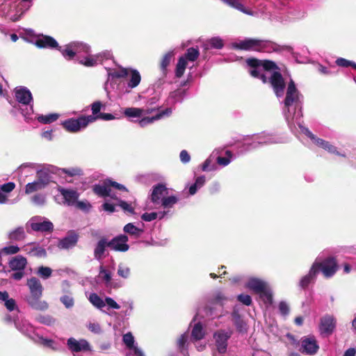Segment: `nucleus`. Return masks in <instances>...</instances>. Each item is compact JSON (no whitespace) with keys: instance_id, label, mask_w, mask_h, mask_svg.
<instances>
[{"instance_id":"obj_1","label":"nucleus","mask_w":356,"mask_h":356,"mask_svg":"<svg viewBox=\"0 0 356 356\" xmlns=\"http://www.w3.org/2000/svg\"><path fill=\"white\" fill-rule=\"evenodd\" d=\"M246 62L250 67L249 73L252 76L261 79L264 83L269 82L276 96H283L285 81L275 63L255 58L248 59Z\"/></svg>"},{"instance_id":"obj_2","label":"nucleus","mask_w":356,"mask_h":356,"mask_svg":"<svg viewBox=\"0 0 356 356\" xmlns=\"http://www.w3.org/2000/svg\"><path fill=\"white\" fill-rule=\"evenodd\" d=\"M302 96L297 89L294 81L291 79L286 88V97L284 101V107L283 113L285 120L291 130L296 123L298 126L302 124L300 122L302 114Z\"/></svg>"},{"instance_id":"obj_3","label":"nucleus","mask_w":356,"mask_h":356,"mask_svg":"<svg viewBox=\"0 0 356 356\" xmlns=\"http://www.w3.org/2000/svg\"><path fill=\"white\" fill-rule=\"evenodd\" d=\"M150 200L155 208L162 207L164 210L159 212V219L170 213V209L176 204L179 198L176 195H168V189L165 185L159 184L152 188Z\"/></svg>"},{"instance_id":"obj_4","label":"nucleus","mask_w":356,"mask_h":356,"mask_svg":"<svg viewBox=\"0 0 356 356\" xmlns=\"http://www.w3.org/2000/svg\"><path fill=\"white\" fill-rule=\"evenodd\" d=\"M26 285L30 291V296L26 298L29 305L37 310H46L48 304L46 301L41 300L43 287L40 281L36 277H31L27 280Z\"/></svg>"},{"instance_id":"obj_5","label":"nucleus","mask_w":356,"mask_h":356,"mask_svg":"<svg viewBox=\"0 0 356 356\" xmlns=\"http://www.w3.org/2000/svg\"><path fill=\"white\" fill-rule=\"evenodd\" d=\"M94 192L102 197H109L111 199L120 200V193L118 191H127L126 187L110 179L105 180L102 184L95 185Z\"/></svg>"},{"instance_id":"obj_6","label":"nucleus","mask_w":356,"mask_h":356,"mask_svg":"<svg viewBox=\"0 0 356 356\" xmlns=\"http://www.w3.org/2000/svg\"><path fill=\"white\" fill-rule=\"evenodd\" d=\"M15 96L16 100L19 104H21L25 108H20L22 110V114L25 118H29L33 112V97L31 91L24 86H19L15 89Z\"/></svg>"},{"instance_id":"obj_7","label":"nucleus","mask_w":356,"mask_h":356,"mask_svg":"<svg viewBox=\"0 0 356 356\" xmlns=\"http://www.w3.org/2000/svg\"><path fill=\"white\" fill-rule=\"evenodd\" d=\"M271 45L272 44L268 41L252 38H246L243 40L232 43V48L236 49L257 51H268V47Z\"/></svg>"},{"instance_id":"obj_8","label":"nucleus","mask_w":356,"mask_h":356,"mask_svg":"<svg viewBox=\"0 0 356 356\" xmlns=\"http://www.w3.org/2000/svg\"><path fill=\"white\" fill-rule=\"evenodd\" d=\"M109 76L113 78H128V87L134 88L138 86L140 82L141 77L138 71L127 68H120L108 72Z\"/></svg>"},{"instance_id":"obj_9","label":"nucleus","mask_w":356,"mask_h":356,"mask_svg":"<svg viewBox=\"0 0 356 356\" xmlns=\"http://www.w3.org/2000/svg\"><path fill=\"white\" fill-rule=\"evenodd\" d=\"M96 120V118L92 115L81 116L77 119L71 118L62 122L63 127L70 132H77L81 129L86 128L89 123Z\"/></svg>"},{"instance_id":"obj_10","label":"nucleus","mask_w":356,"mask_h":356,"mask_svg":"<svg viewBox=\"0 0 356 356\" xmlns=\"http://www.w3.org/2000/svg\"><path fill=\"white\" fill-rule=\"evenodd\" d=\"M299 128L301 132L306 135L308 138H309L312 140V142L317 146L324 149L330 154H336L343 157L345 156V154L340 153L335 146L330 144L328 141L317 138L314 134H313L307 128L304 127L302 124H299Z\"/></svg>"},{"instance_id":"obj_11","label":"nucleus","mask_w":356,"mask_h":356,"mask_svg":"<svg viewBox=\"0 0 356 356\" xmlns=\"http://www.w3.org/2000/svg\"><path fill=\"white\" fill-rule=\"evenodd\" d=\"M200 53L197 49L191 47L186 51V53L179 58L176 66L175 75L180 78L184 74L186 68L188 60L195 61L199 56Z\"/></svg>"},{"instance_id":"obj_12","label":"nucleus","mask_w":356,"mask_h":356,"mask_svg":"<svg viewBox=\"0 0 356 356\" xmlns=\"http://www.w3.org/2000/svg\"><path fill=\"white\" fill-rule=\"evenodd\" d=\"M49 182V174L43 170L37 171V179L33 182L28 183L25 186V193L31 194L33 193L44 189Z\"/></svg>"},{"instance_id":"obj_13","label":"nucleus","mask_w":356,"mask_h":356,"mask_svg":"<svg viewBox=\"0 0 356 356\" xmlns=\"http://www.w3.org/2000/svg\"><path fill=\"white\" fill-rule=\"evenodd\" d=\"M280 142L281 140L275 136L263 133L255 136L252 143H245V145L247 146L246 149L250 150L257 148L260 145H270Z\"/></svg>"},{"instance_id":"obj_14","label":"nucleus","mask_w":356,"mask_h":356,"mask_svg":"<svg viewBox=\"0 0 356 356\" xmlns=\"http://www.w3.org/2000/svg\"><path fill=\"white\" fill-rule=\"evenodd\" d=\"M232 334V330L225 331L220 330L217 331L213 334L216 346L218 351L220 353H225L227 346V340Z\"/></svg>"},{"instance_id":"obj_15","label":"nucleus","mask_w":356,"mask_h":356,"mask_svg":"<svg viewBox=\"0 0 356 356\" xmlns=\"http://www.w3.org/2000/svg\"><path fill=\"white\" fill-rule=\"evenodd\" d=\"M67 345L69 350L74 353L91 351V346L90 343L88 341L83 339L77 340L73 337L69 338L67 341Z\"/></svg>"},{"instance_id":"obj_16","label":"nucleus","mask_w":356,"mask_h":356,"mask_svg":"<svg viewBox=\"0 0 356 356\" xmlns=\"http://www.w3.org/2000/svg\"><path fill=\"white\" fill-rule=\"evenodd\" d=\"M319 346L314 337H305L301 339L300 350L306 355H312L317 353Z\"/></svg>"},{"instance_id":"obj_17","label":"nucleus","mask_w":356,"mask_h":356,"mask_svg":"<svg viewBox=\"0 0 356 356\" xmlns=\"http://www.w3.org/2000/svg\"><path fill=\"white\" fill-rule=\"evenodd\" d=\"M29 225L31 229L36 232H49L51 231L54 228L51 222L39 216L32 218L29 220Z\"/></svg>"},{"instance_id":"obj_18","label":"nucleus","mask_w":356,"mask_h":356,"mask_svg":"<svg viewBox=\"0 0 356 356\" xmlns=\"http://www.w3.org/2000/svg\"><path fill=\"white\" fill-rule=\"evenodd\" d=\"M319 270L320 265L318 262L315 261L312 264L309 273L300 279L299 286L302 289H306L311 283L314 282Z\"/></svg>"},{"instance_id":"obj_19","label":"nucleus","mask_w":356,"mask_h":356,"mask_svg":"<svg viewBox=\"0 0 356 356\" xmlns=\"http://www.w3.org/2000/svg\"><path fill=\"white\" fill-rule=\"evenodd\" d=\"M128 237L121 234L108 241L109 248L115 251L126 252L129 250Z\"/></svg>"},{"instance_id":"obj_20","label":"nucleus","mask_w":356,"mask_h":356,"mask_svg":"<svg viewBox=\"0 0 356 356\" xmlns=\"http://www.w3.org/2000/svg\"><path fill=\"white\" fill-rule=\"evenodd\" d=\"M172 113V109L171 108H166L164 111H162L155 115L152 117H143L140 118V119L137 120L136 122H138V125L140 127H145L149 124H151L154 123L155 121L161 120L165 116H169Z\"/></svg>"},{"instance_id":"obj_21","label":"nucleus","mask_w":356,"mask_h":356,"mask_svg":"<svg viewBox=\"0 0 356 356\" xmlns=\"http://www.w3.org/2000/svg\"><path fill=\"white\" fill-rule=\"evenodd\" d=\"M320 270H321L325 277H330L336 273L337 270V262L334 258H327L322 263H318Z\"/></svg>"},{"instance_id":"obj_22","label":"nucleus","mask_w":356,"mask_h":356,"mask_svg":"<svg viewBox=\"0 0 356 356\" xmlns=\"http://www.w3.org/2000/svg\"><path fill=\"white\" fill-rule=\"evenodd\" d=\"M78 239V234L74 232H70L65 237L59 240L58 247L63 250L71 249L76 245Z\"/></svg>"},{"instance_id":"obj_23","label":"nucleus","mask_w":356,"mask_h":356,"mask_svg":"<svg viewBox=\"0 0 356 356\" xmlns=\"http://www.w3.org/2000/svg\"><path fill=\"white\" fill-rule=\"evenodd\" d=\"M335 325V318L332 316L326 315L321 319L320 331L323 334H330L333 332Z\"/></svg>"},{"instance_id":"obj_24","label":"nucleus","mask_w":356,"mask_h":356,"mask_svg":"<svg viewBox=\"0 0 356 356\" xmlns=\"http://www.w3.org/2000/svg\"><path fill=\"white\" fill-rule=\"evenodd\" d=\"M58 191L64 199V203L68 206L74 205L79 197V193L74 189L60 188Z\"/></svg>"},{"instance_id":"obj_25","label":"nucleus","mask_w":356,"mask_h":356,"mask_svg":"<svg viewBox=\"0 0 356 356\" xmlns=\"http://www.w3.org/2000/svg\"><path fill=\"white\" fill-rule=\"evenodd\" d=\"M35 44L39 48L58 49L59 47L57 41L49 35H42L35 40Z\"/></svg>"},{"instance_id":"obj_26","label":"nucleus","mask_w":356,"mask_h":356,"mask_svg":"<svg viewBox=\"0 0 356 356\" xmlns=\"http://www.w3.org/2000/svg\"><path fill=\"white\" fill-rule=\"evenodd\" d=\"M22 250L31 256L37 257H45L47 256L45 249L35 243H28L23 246Z\"/></svg>"},{"instance_id":"obj_27","label":"nucleus","mask_w":356,"mask_h":356,"mask_svg":"<svg viewBox=\"0 0 356 356\" xmlns=\"http://www.w3.org/2000/svg\"><path fill=\"white\" fill-rule=\"evenodd\" d=\"M246 286L250 290L253 291L256 293H258L263 291L266 287H267L268 284L261 279L257 277H250L247 282Z\"/></svg>"},{"instance_id":"obj_28","label":"nucleus","mask_w":356,"mask_h":356,"mask_svg":"<svg viewBox=\"0 0 356 356\" xmlns=\"http://www.w3.org/2000/svg\"><path fill=\"white\" fill-rule=\"evenodd\" d=\"M77 61L86 67H94L100 63L97 54H91L90 52L84 56H79Z\"/></svg>"},{"instance_id":"obj_29","label":"nucleus","mask_w":356,"mask_h":356,"mask_svg":"<svg viewBox=\"0 0 356 356\" xmlns=\"http://www.w3.org/2000/svg\"><path fill=\"white\" fill-rule=\"evenodd\" d=\"M106 247H109L108 241L105 238H101L97 243L94 250V257L97 260H102L105 257Z\"/></svg>"},{"instance_id":"obj_30","label":"nucleus","mask_w":356,"mask_h":356,"mask_svg":"<svg viewBox=\"0 0 356 356\" xmlns=\"http://www.w3.org/2000/svg\"><path fill=\"white\" fill-rule=\"evenodd\" d=\"M32 6V0H20L17 9V14L11 17V20L16 22L21 16L27 11Z\"/></svg>"},{"instance_id":"obj_31","label":"nucleus","mask_w":356,"mask_h":356,"mask_svg":"<svg viewBox=\"0 0 356 356\" xmlns=\"http://www.w3.org/2000/svg\"><path fill=\"white\" fill-rule=\"evenodd\" d=\"M26 264V259L21 255L14 257L9 261V266L13 270H23Z\"/></svg>"},{"instance_id":"obj_32","label":"nucleus","mask_w":356,"mask_h":356,"mask_svg":"<svg viewBox=\"0 0 356 356\" xmlns=\"http://www.w3.org/2000/svg\"><path fill=\"white\" fill-rule=\"evenodd\" d=\"M74 42L66 44L63 48L59 47L57 49L60 51L63 56L67 60H72L76 56Z\"/></svg>"},{"instance_id":"obj_33","label":"nucleus","mask_w":356,"mask_h":356,"mask_svg":"<svg viewBox=\"0 0 356 356\" xmlns=\"http://www.w3.org/2000/svg\"><path fill=\"white\" fill-rule=\"evenodd\" d=\"M232 321L236 326V330L239 332H245L247 330V325L243 321V320L241 318V316L239 315L238 312L236 310H234L232 314Z\"/></svg>"},{"instance_id":"obj_34","label":"nucleus","mask_w":356,"mask_h":356,"mask_svg":"<svg viewBox=\"0 0 356 356\" xmlns=\"http://www.w3.org/2000/svg\"><path fill=\"white\" fill-rule=\"evenodd\" d=\"M124 115L128 118H137L139 120L143 115V108L128 107L123 111Z\"/></svg>"},{"instance_id":"obj_35","label":"nucleus","mask_w":356,"mask_h":356,"mask_svg":"<svg viewBox=\"0 0 356 356\" xmlns=\"http://www.w3.org/2000/svg\"><path fill=\"white\" fill-rule=\"evenodd\" d=\"M98 277L106 286H112V273L110 270L100 266Z\"/></svg>"},{"instance_id":"obj_36","label":"nucleus","mask_w":356,"mask_h":356,"mask_svg":"<svg viewBox=\"0 0 356 356\" xmlns=\"http://www.w3.org/2000/svg\"><path fill=\"white\" fill-rule=\"evenodd\" d=\"M74 49L76 51V56H77L76 58L79 56H84L86 54H88L90 52V47L85 43L79 42H74Z\"/></svg>"},{"instance_id":"obj_37","label":"nucleus","mask_w":356,"mask_h":356,"mask_svg":"<svg viewBox=\"0 0 356 356\" xmlns=\"http://www.w3.org/2000/svg\"><path fill=\"white\" fill-rule=\"evenodd\" d=\"M257 294L259 295L260 299L266 305L269 306L273 302V294L269 287V285L266 287L263 291H260Z\"/></svg>"},{"instance_id":"obj_38","label":"nucleus","mask_w":356,"mask_h":356,"mask_svg":"<svg viewBox=\"0 0 356 356\" xmlns=\"http://www.w3.org/2000/svg\"><path fill=\"white\" fill-rule=\"evenodd\" d=\"M206 182V177L204 175L197 177L195 179V183L189 187V194L191 195H195L197 190L201 188Z\"/></svg>"},{"instance_id":"obj_39","label":"nucleus","mask_w":356,"mask_h":356,"mask_svg":"<svg viewBox=\"0 0 356 356\" xmlns=\"http://www.w3.org/2000/svg\"><path fill=\"white\" fill-rule=\"evenodd\" d=\"M223 2L229 5V6L240 10L241 12L245 13L249 15H252V13L243 6L240 0H222Z\"/></svg>"},{"instance_id":"obj_40","label":"nucleus","mask_w":356,"mask_h":356,"mask_svg":"<svg viewBox=\"0 0 356 356\" xmlns=\"http://www.w3.org/2000/svg\"><path fill=\"white\" fill-rule=\"evenodd\" d=\"M15 326L22 333L27 336H31V334L33 332V326L26 321L15 323Z\"/></svg>"},{"instance_id":"obj_41","label":"nucleus","mask_w":356,"mask_h":356,"mask_svg":"<svg viewBox=\"0 0 356 356\" xmlns=\"http://www.w3.org/2000/svg\"><path fill=\"white\" fill-rule=\"evenodd\" d=\"M26 236L24 229L22 227L16 228L8 234L9 239L12 241H22Z\"/></svg>"},{"instance_id":"obj_42","label":"nucleus","mask_w":356,"mask_h":356,"mask_svg":"<svg viewBox=\"0 0 356 356\" xmlns=\"http://www.w3.org/2000/svg\"><path fill=\"white\" fill-rule=\"evenodd\" d=\"M59 115L58 113H49L47 115H39L37 116L38 122L42 124H50L58 120Z\"/></svg>"},{"instance_id":"obj_43","label":"nucleus","mask_w":356,"mask_h":356,"mask_svg":"<svg viewBox=\"0 0 356 356\" xmlns=\"http://www.w3.org/2000/svg\"><path fill=\"white\" fill-rule=\"evenodd\" d=\"M173 56H174L173 51H169L163 56V57L161 60V70L163 75H166L167 67L170 63L171 59Z\"/></svg>"},{"instance_id":"obj_44","label":"nucleus","mask_w":356,"mask_h":356,"mask_svg":"<svg viewBox=\"0 0 356 356\" xmlns=\"http://www.w3.org/2000/svg\"><path fill=\"white\" fill-rule=\"evenodd\" d=\"M125 233L134 236L136 237L140 236L143 230L136 227L133 223L127 224L123 229Z\"/></svg>"},{"instance_id":"obj_45","label":"nucleus","mask_w":356,"mask_h":356,"mask_svg":"<svg viewBox=\"0 0 356 356\" xmlns=\"http://www.w3.org/2000/svg\"><path fill=\"white\" fill-rule=\"evenodd\" d=\"M89 300L93 306L99 309H102L105 307L104 300L102 299L97 293H91L89 296Z\"/></svg>"},{"instance_id":"obj_46","label":"nucleus","mask_w":356,"mask_h":356,"mask_svg":"<svg viewBox=\"0 0 356 356\" xmlns=\"http://www.w3.org/2000/svg\"><path fill=\"white\" fill-rule=\"evenodd\" d=\"M185 95L186 92L184 90L178 89L171 92L169 98L172 103L175 104L177 102H181L184 99Z\"/></svg>"},{"instance_id":"obj_47","label":"nucleus","mask_w":356,"mask_h":356,"mask_svg":"<svg viewBox=\"0 0 356 356\" xmlns=\"http://www.w3.org/2000/svg\"><path fill=\"white\" fill-rule=\"evenodd\" d=\"M38 343L54 350L59 349L58 344L54 340L44 338L43 337H38Z\"/></svg>"},{"instance_id":"obj_48","label":"nucleus","mask_w":356,"mask_h":356,"mask_svg":"<svg viewBox=\"0 0 356 356\" xmlns=\"http://www.w3.org/2000/svg\"><path fill=\"white\" fill-rule=\"evenodd\" d=\"M204 333L202 325L200 323L195 325L192 330V338L193 340L198 341L204 337Z\"/></svg>"},{"instance_id":"obj_49","label":"nucleus","mask_w":356,"mask_h":356,"mask_svg":"<svg viewBox=\"0 0 356 356\" xmlns=\"http://www.w3.org/2000/svg\"><path fill=\"white\" fill-rule=\"evenodd\" d=\"M188 343V335L187 333H184L181 334L177 341V345L178 348L183 351L186 349V347Z\"/></svg>"},{"instance_id":"obj_50","label":"nucleus","mask_w":356,"mask_h":356,"mask_svg":"<svg viewBox=\"0 0 356 356\" xmlns=\"http://www.w3.org/2000/svg\"><path fill=\"white\" fill-rule=\"evenodd\" d=\"M226 156H218L216 161L217 163L222 166H227L229 165L233 158V154L230 151H226L225 152Z\"/></svg>"},{"instance_id":"obj_51","label":"nucleus","mask_w":356,"mask_h":356,"mask_svg":"<svg viewBox=\"0 0 356 356\" xmlns=\"http://www.w3.org/2000/svg\"><path fill=\"white\" fill-rule=\"evenodd\" d=\"M207 45L214 49H222L224 46L222 40L219 37H214L207 41Z\"/></svg>"},{"instance_id":"obj_52","label":"nucleus","mask_w":356,"mask_h":356,"mask_svg":"<svg viewBox=\"0 0 356 356\" xmlns=\"http://www.w3.org/2000/svg\"><path fill=\"white\" fill-rule=\"evenodd\" d=\"M38 322L46 325H52L55 323L56 320L49 315H40L36 318Z\"/></svg>"},{"instance_id":"obj_53","label":"nucleus","mask_w":356,"mask_h":356,"mask_svg":"<svg viewBox=\"0 0 356 356\" xmlns=\"http://www.w3.org/2000/svg\"><path fill=\"white\" fill-rule=\"evenodd\" d=\"M123 342L128 348L133 350L137 346H134V337L131 332H128L123 336Z\"/></svg>"},{"instance_id":"obj_54","label":"nucleus","mask_w":356,"mask_h":356,"mask_svg":"<svg viewBox=\"0 0 356 356\" xmlns=\"http://www.w3.org/2000/svg\"><path fill=\"white\" fill-rule=\"evenodd\" d=\"M31 200L33 204L39 207L43 206L46 203V196L41 193L34 195Z\"/></svg>"},{"instance_id":"obj_55","label":"nucleus","mask_w":356,"mask_h":356,"mask_svg":"<svg viewBox=\"0 0 356 356\" xmlns=\"http://www.w3.org/2000/svg\"><path fill=\"white\" fill-rule=\"evenodd\" d=\"M62 172L70 177L80 176L83 174L82 170L77 167L63 168Z\"/></svg>"},{"instance_id":"obj_56","label":"nucleus","mask_w":356,"mask_h":356,"mask_svg":"<svg viewBox=\"0 0 356 356\" xmlns=\"http://www.w3.org/2000/svg\"><path fill=\"white\" fill-rule=\"evenodd\" d=\"M130 268L123 264H120L118 268V275L124 279H127L130 276Z\"/></svg>"},{"instance_id":"obj_57","label":"nucleus","mask_w":356,"mask_h":356,"mask_svg":"<svg viewBox=\"0 0 356 356\" xmlns=\"http://www.w3.org/2000/svg\"><path fill=\"white\" fill-rule=\"evenodd\" d=\"M60 300L67 309L72 307L74 304V298L70 294L63 295L60 297Z\"/></svg>"},{"instance_id":"obj_58","label":"nucleus","mask_w":356,"mask_h":356,"mask_svg":"<svg viewBox=\"0 0 356 356\" xmlns=\"http://www.w3.org/2000/svg\"><path fill=\"white\" fill-rule=\"evenodd\" d=\"M52 273V270L49 267L40 266L38 269V275L43 279L49 278Z\"/></svg>"},{"instance_id":"obj_59","label":"nucleus","mask_w":356,"mask_h":356,"mask_svg":"<svg viewBox=\"0 0 356 356\" xmlns=\"http://www.w3.org/2000/svg\"><path fill=\"white\" fill-rule=\"evenodd\" d=\"M118 205L123 209L124 211L127 213H134V207L132 206L131 204L120 200H118Z\"/></svg>"},{"instance_id":"obj_60","label":"nucleus","mask_w":356,"mask_h":356,"mask_svg":"<svg viewBox=\"0 0 356 356\" xmlns=\"http://www.w3.org/2000/svg\"><path fill=\"white\" fill-rule=\"evenodd\" d=\"M20 250V248L17 245H9L4 247L1 250V252H3L6 254H14L17 253Z\"/></svg>"},{"instance_id":"obj_61","label":"nucleus","mask_w":356,"mask_h":356,"mask_svg":"<svg viewBox=\"0 0 356 356\" xmlns=\"http://www.w3.org/2000/svg\"><path fill=\"white\" fill-rule=\"evenodd\" d=\"M157 218H159V212L145 213L141 216V218L146 222H151Z\"/></svg>"},{"instance_id":"obj_62","label":"nucleus","mask_w":356,"mask_h":356,"mask_svg":"<svg viewBox=\"0 0 356 356\" xmlns=\"http://www.w3.org/2000/svg\"><path fill=\"white\" fill-rule=\"evenodd\" d=\"M87 327L90 331L95 334H100L102 332V328L100 325L97 322H90Z\"/></svg>"},{"instance_id":"obj_63","label":"nucleus","mask_w":356,"mask_h":356,"mask_svg":"<svg viewBox=\"0 0 356 356\" xmlns=\"http://www.w3.org/2000/svg\"><path fill=\"white\" fill-rule=\"evenodd\" d=\"M4 305L6 309L10 311H14L15 309H17L16 302L13 298H10L9 297L4 302Z\"/></svg>"},{"instance_id":"obj_64","label":"nucleus","mask_w":356,"mask_h":356,"mask_svg":"<svg viewBox=\"0 0 356 356\" xmlns=\"http://www.w3.org/2000/svg\"><path fill=\"white\" fill-rule=\"evenodd\" d=\"M105 306L107 305L108 308L119 309L120 306L111 298L106 297L104 300Z\"/></svg>"}]
</instances>
